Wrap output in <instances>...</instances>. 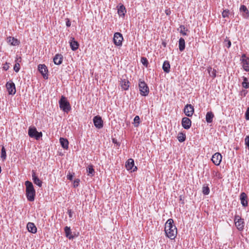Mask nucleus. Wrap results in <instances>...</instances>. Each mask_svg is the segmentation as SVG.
Instances as JSON below:
<instances>
[{
	"label": "nucleus",
	"instance_id": "nucleus-25",
	"mask_svg": "<svg viewBox=\"0 0 249 249\" xmlns=\"http://www.w3.org/2000/svg\"><path fill=\"white\" fill-rule=\"evenodd\" d=\"M178 46L179 50L180 52H182L184 50L185 48V42L184 39L182 37L180 38L179 39Z\"/></svg>",
	"mask_w": 249,
	"mask_h": 249
},
{
	"label": "nucleus",
	"instance_id": "nucleus-47",
	"mask_svg": "<svg viewBox=\"0 0 249 249\" xmlns=\"http://www.w3.org/2000/svg\"><path fill=\"white\" fill-rule=\"evenodd\" d=\"M68 213L69 217L70 218H71L72 217V213H73V211H72V210H71V209L68 210Z\"/></svg>",
	"mask_w": 249,
	"mask_h": 249
},
{
	"label": "nucleus",
	"instance_id": "nucleus-49",
	"mask_svg": "<svg viewBox=\"0 0 249 249\" xmlns=\"http://www.w3.org/2000/svg\"><path fill=\"white\" fill-rule=\"evenodd\" d=\"M248 57H246V54L244 53L242 55L241 58H240V61L242 62V59H247Z\"/></svg>",
	"mask_w": 249,
	"mask_h": 249
},
{
	"label": "nucleus",
	"instance_id": "nucleus-3",
	"mask_svg": "<svg viewBox=\"0 0 249 249\" xmlns=\"http://www.w3.org/2000/svg\"><path fill=\"white\" fill-rule=\"evenodd\" d=\"M59 105L60 109L65 112L68 113L71 110L70 103L67 98L63 95L59 101Z\"/></svg>",
	"mask_w": 249,
	"mask_h": 249
},
{
	"label": "nucleus",
	"instance_id": "nucleus-23",
	"mask_svg": "<svg viewBox=\"0 0 249 249\" xmlns=\"http://www.w3.org/2000/svg\"><path fill=\"white\" fill-rule=\"evenodd\" d=\"M59 142L61 146L65 149H68L69 147V142L67 139L60 138Z\"/></svg>",
	"mask_w": 249,
	"mask_h": 249
},
{
	"label": "nucleus",
	"instance_id": "nucleus-48",
	"mask_svg": "<svg viewBox=\"0 0 249 249\" xmlns=\"http://www.w3.org/2000/svg\"><path fill=\"white\" fill-rule=\"evenodd\" d=\"M66 25L67 27H70L71 25V21H70V20L69 19H67V20L66 22Z\"/></svg>",
	"mask_w": 249,
	"mask_h": 249
},
{
	"label": "nucleus",
	"instance_id": "nucleus-51",
	"mask_svg": "<svg viewBox=\"0 0 249 249\" xmlns=\"http://www.w3.org/2000/svg\"><path fill=\"white\" fill-rule=\"evenodd\" d=\"M213 69L212 67H209L208 69V72L209 73H210L211 72H212V70H213Z\"/></svg>",
	"mask_w": 249,
	"mask_h": 249
},
{
	"label": "nucleus",
	"instance_id": "nucleus-24",
	"mask_svg": "<svg viewBox=\"0 0 249 249\" xmlns=\"http://www.w3.org/2000/svg\"><path fill=\"white\" fill-rule=\"evenodd\" d=\"M7 42L13 46L18 45L19 43V41L17 39L11 36H9L7 38Z\"/></svg>",
	"mask_w": 249,
	"mask_h": 249
},
{
	"label": "nucleus",
	"instance_id": "nucleus-19",
	"mask_svg": "<svg viewBox=\"0 0 249 249\" xmlns=\"http://www.w3.org/2000/svg\"><path fill=\"white\" fill-rule=\"evenodd\" d=\"M63 56L61 54H55L53 58V62L55 65H60L62 63Z\"/></svg>",
	"mask_w": 249,
	"mask_h": 249
},
{
	"label": "nucleus",
	"instance_id": "nucleus-1",
	"mask_svg": "<svg viewBox=\"0 0 249 249\" xmlns=\"http://www.w3.org/2000/svg\"><path fill=\"white\" fill-rule=\"evenodd\" d=\"M164 231L167 237L170 239H174L177 234V229L174 224V220L169 219L165 224Z\"/></svg>",
	"mask_w": 249,
	"mask_h": 249
},
{
	"label": "nucleus",
	"instance_id": "nucleus-21",
	"mask_svg": "<svg viewBox=\"0 0 249 249\" xmlns=\"http://www.w3.org/2000/svg\"><path fill=\"white\" fill-rule=\"evenodd\" d=\"M242 66L246 71H249V58L242 59Z\"/></svg>",
	"mask_w": 249,
	"mask_h": 249
},
{
	"label": "nucleus",
	"instance_id": "nucleus-32",
	"mask_svg": "<svg viewBox=\"0 0 249 249\" xmlns=\"http://www.w3.org/2000/svg\"><path fill=\"white\" fill-rule=\"evenodd\" d=\"M140 123V118L139 116L137 115L134 119V125L135 127H138Z\"/></svg>",
	"mask_w": 249,
	"mask_h": 249
},
{
	"label": "nucleus",
	"instance_id": "nucleus-31",
	"mask_svg": "<svg viewBox=\"0 0 249 249\" xmlns=\"http://www.w3.org/2000/svg\"><path fill=\"white\" fill-rule=\"evenodd\" d=\"M178 139L179 142H183L185 141L186 135L182 133H179L178 136Z\"/></svg>",
	"mask_w": 249,
	"mask_h": 249
},
{
	"label": "nucleus",
	"instance_id": "nucleus-53",
	"mask_svg": "<svg viewBox=\"0 0 249 249\" xmlns=\"http://www.w3.org/2000/svg\"><path fill=\"white\" fill-rule=\"evenodd\" d=\"M246 92H245V93H244V96H245V95H246Z\"/></svg>",
	"mask_w": 249,
	"mask_h": 249
},
{
	"label": "nucleus",
	"instance_id": "nucleus-8",
	"mask_svg": "<svg viewBox=\"0 0 249 249\" xmlns=\"http://www.w3.org/2000/svg\"><path fill=\"white\" fill-rule=\"evenodd\" d=\"M93 122L94 126L100 129L103 127V121L99 115L95 116L94 117L93 119Z\"/></svg>",
	"mask_w": 249,
	"mask_h": 249
},
{
	"label": "nucleus",
	"instance_id": "nucleus-45",
	"mask_svg": "<svg viewBox=\"0 0 249 249\" xmlns=\"http://www.w3.org/2000/svg\"><path fill=\"white\" fill-rule=\"evenodd\" d=\"M245 118L247 120H249V107L247 108L245 112Z\"/></svg>",
	"mask_w": 249,
	"mask_h": 249
},
{
	"label": "nucleus",
	"instance_id": "nucleus-37",
	"mask_svg": "<svg viewBox=\"0 0 249 249\" xmlns=\"http://www.w3.org/2000/svg\"><path fill=\"white\" fill-rule=\"evenodd\" d=\"M230 14V10L228 9L224 10L223 12L222 13V16L223 18H228Z\"/></svg>",
	"mask_w": 249,
	"mask_h": 249
},
{
	"label": "nucleus",
	"instance_id": "nucleus-5",
	"mask_svg": "<svg viewBox=\"0 0 249 249\" xmlns=\"http://www.w3.org/2000/svg\"><path fill=\"white\" fill-rule=\"evenodd\" d=\"M139 87L141 95L143 96L148 95L149 92V88L144 81H142L140 80L139 83Z\"/></svg>",
	"mask_w": 249,
	"mask_h": 249
},
{
	"label": "nucleus",
	"instance_id": "nucleus-11",
	"mask_svg": "<svg viewBox=\"0 0 249 249\" xmlns=\"http://www.w3.org/2000/svg\"><path fill=\"white\" fill-rule=\"evenodd\" d=\"M6 87L9 94L14 95L16 93V87L15 84L13 82H7Z\"/></svg>",
	"mask_w": 249,
	"mask_h": 249
},
{
	"label": "nucleus",
	"instance_id": "nucleus-16",
	"mask_svg": "<svg viewBox=\"0 0 249 249\" xmlns=\"http://www.w3.org/2000/svg\"><path fill=\"white\" fill-rule=\"evenodd\" d=\"M69 42L71 49L72 51H75L78 49L79 45L78 42L75 40L74 37H71Z\"/></svg>",
	"mask_w": 249,
	"mask_h": 249
},
{
	"label": "nucleus",
	"instance_id": "nucleus-15",
	"mask_svg": "<svg viewBox=\"0 0 249 249\" xmlns=\"http://www.w3.org/2000/svg\"><path fill=\"white\" fill-rule=\"evenodd\" d=\"M240 199L241 203L243 207H247L248 205V199L247 194L242 192L240 195Z\"/></svg>",
	"mask_w": 249,
	"mask_h": 249
},
{
	"label": "nucleus",
	"instance_id": "nucleus-9",
	"mask_svg": "<svg viewBox=\"0 0 249 249\" xmlns=\"http://www.w3.org/2000/svg\"><path fill=\"white\" fill-rule=\"evenodd\" d=\"M184 112L188 117L192 116L194 113V107L191 104H187L184 107Z\"/></svg>",
	"mask_w": 249,
	"mask_h": 249
},
{
	"label": "nucleus",
	"instance_id": "nucleus-2",
	"mask_svg": "<svg viewBox=\"0 0 249 249\" xmlns=\"http://www.w3.org/2000/svg\"><path fill=\"white\" fill-rule=\"evenodd\" d=\"M26 186V196L28 201L32 202L35 200L36 191L33 183L28 180L25 182Z\"/></svg>",
	"mask_w": 249,
	"mask_h": 249
},
{
	"label": "nucleus",
	"instance_id": "nucleus-28",
	"mask_svg": "<svg viewBox=\"0 0 249 249\" xmlns=\"http://www.w3.org/2000/svg\"><path fill=\"white\" fill-rule=\"evenodd\" d=\"M126 12L125 7L123 5H122L118 8L117 12L120 16H124Z\"/></svg>",
	"mask_w": 249,
	"mask_h": 249
},
{
	"label": "nucleus",
	"instance_id": "nucleus-13",
	"mask_svg": "<svg viewBox=\"0 0 249 249\" xmlns=\"http://www.w3.org/2000/svg\"><path fill=\"white\" fill-rule=\"evenodd\" d=\"M191 124L192 122L189 118L184 117L182 119L181 124L184 129H189L191 126Z\"/></svg>",
	"mask_w": 249,
	"mask_h": 249
},
{
	"label": "nucleus",
	"instance_id": "nucleus-18",
	"mask_svg": "<svg viewBox=\"0 0 249 249\" xmlns=\"http://www.w3.org/2000/svg\"><path fill=\"white\" fill-rule=\"evenodd\" d=\"M32 172V177L34 183L39 187H41L42 181L36 176V173L34 170Z\"/></svg>",
	"mask_w": 249,
	"mask_h": 249
},
{
	"label": "nucleus",
	"instance_id": "nucleus-34",
	"mask_svg": "<svg viewBox=\"0 0 249 249\" xmlns=\"http://www.w3.org/2000/svg\"><path fill=\"white\" fill-rule=\"evenodd\" d=\"M1 158L3 160L6 159V150L3 146H2L1 150Z\"/></svg>",
	"mask_w": 249,
	"mask_h": 249
},
{
	"label": "nucleus",
	"instance_id": "nucleus-26",
	"mask_svg": "<svg viewBox=\"0 0 249 249\" xmlns=\"http://www.w3.org/2000/svg\"><path fill=\"white\" fill-rule=\"evenodd\" d=\"M170 65L169 62L168 61H165L163 62L162 65V69L163 71L166 73H169L170 71Z\"/></svg>",
	"mask_w": 249,
	"mask_h": 249
},
{
	"label": "nucleus",
	"instance_id": "nucleus-52",
	"mask_svg": "<svg viewBox=\"0 0 249 249\" xmlns=\"http://www.w3.org/2000/svg\"><path fill=\"white\" fill-rule=\"evenodd\" d=\"M170 11H168V10H166V15H169V14H170Z\"/></svg>",
	"mask_w": 249,
	"mask_h": 249
},
{
	"label": "nucleus",
	"instance_id": "nucleus-12",
	"mask_svg": "<svg viewBox=\"0 0 249 249\" xmlns=\"http://www.w3.org/2000/svg\"><path fill=\"white\" fill-rule=\"evenodd\" d=\"M38 70L41 73L44 78H48V69L47 67L44 64H39L38 66Z\"/></svg>",
	"mask_w": 249,
	"mask_h": 249
},
{
	"label": "nucleus",
	"instance_id": "nucleus-39",
	"mask_svg": "<svg viewBox=\"0 0 249 249\" xmlns=\"http://www.w3.org/2000/svg\"><path fill=\"white\" fill-rule=\"evenodd\" d=\"M20 69V65L19 63H16L14 66V70L16 72H18L19 71Z\"/></svg>",
	"mask_w": 249,
	"mask_h": 249
},
{
	"label": "nucleus",
	"instance_id": "nucleus-42",
	"mask_svg": "<svg viewBox=\"0 0 249 249\" xmlns=\"http://www.w3.org/2000/svg\"><path fill=\"white\" fill-rule=\"evenodd\" d=\"M74 175V173L71 174L70 172H69V173L68 174L67 176V179L70 180H72L73 176Z\"/></svg>",
	"mask_w": 249,
	"mask_h": 249
},
{
	"label": "nucleus",
	"instance_id": "nucleus-6",
	"mask_svg": "<svg viewBox=\"0 0 249 249\" xmlns=\"http://www.w3.org/2000/svg\"><path fill=\"white\" fill-rule=\"evenodd\" d=\"M235 226L239 231H242L244 229L245 223L244 219L239 215H235L234 219Z\"/></svg>",
	"mask_w": 249,
	"mask_h": 249
},
{
	"label": "nucleus",
	"instance_id": "nucleus-36",
	"mask_svg": "<svg viewBox=\"0 0 249 249\" xmlns=\"http://www.w3.org/2000/svg\"><path fill=\"white\" fill-rule=\"evenodd\" d=\"M141 61L142 63L144 66H145L146 67H148V65L149 63H148V60L147 59V58L146 57H142Z\"/></svg>",
	"mask_w": 249,
	"mask_h": 249
},
{
	"label": "nucleus",
	"instance_id": "nucleus-40",
	"mask_svg": "<svg viewBox=\"0 0 249 249\" xmlns=\"http://www.w3.org/2000/svg\"><path fill=\"white\" fill-rule=\"evenodd\" d=\"M245 142L246 146L249 150V135L247 136L245 139Z\"/></svg>",
	"mask_w": 249,
	"mask_h": 249
},
{
	"label": "nucleus",
	"instance_id": "nucleus-46",
	"mask_svg": "<svg viewBox=\"0 0 249 249\" xmlns=\"http://www.w3.org/2000/svg\"><path fill=\"white\" fill-rule=\"evenodd\" d=\"M9 63H8L6 62L5 64H4V65L2 67L3 69L5 71H7L9 68Z\"/></svg>",
	"mask_w": 249,
	"mask_h": 249
},
{
	"label": "nucleus",
	"instance_id": "nucleus-33",
	"mask_svg": "<svg viewBox=\"0 0 249 249\" xmlns=\"http://www.w3.org/2000/svg\"><path fill=\"white\" fill-rule=\"evenodd\" d=\"M202 193L204 195H208L210 193V189L209 187L204 185L202 187Z\"/></svg>",
	"mask_w": 249,
	"mask_h": 249
},
{
	"label": "nucleus",
	"instance_id": "nucleus-20",
	"mask_svg": "<svg viewBox=\"0 0 249 249\" xmlns=\"http://www.w3.org/2000/svg\"><path fill=\"white\" fill-rule=\"evenodd\" d=\"M27 228L31 233H35L37 231V228L33 223L29 222L27 225Z\"/></svg>",
	"mask_w": 249,
	"mask_h": 249
},
{
	"label": "nucleus",
	"instance_id": "nucleus-10",
	"mask_svg": "<svg viewBox=\"0 0 249 249\" xmlns=\"http://www.w3.org/2000/svg\"><path fill=\"white\" fill-rule=\"evenodd\" d=\"M222 155L218 152L215 153L213 155L212 161L215 165H219L222 160Z\"/></svg>",
	"mask_w": 249,
	"mask_h": 249
},
{
	"label": "nucleus",
	"instance_id": "nucleus-14",
	"mask_svg": "<svg viewBox=\"0 0 249 249\" xmlns=\"http://www.w3.org/2000/svg\"><path fill=\"white\" fill-rule=\"evenodd\" d=\"M134 160L132 159H129L127 160V161H126V164H125L126 168L128 170H132V171L133 172H134L137 170V168L136 166H135L134 167Z\"/></svg>",
	"mask_w": 249,
	"mask_h": 249
},
{
	"label": "nucleus",
	"instance_id": "nucleus-22",
	"mask_svg": "<svg viewBox=\"0 0 249 249\" xmlns=\"http://www.w3.org/2000/svg\"><path fill=\"white\" fill-rule=\"evenodd\" d=\"M64 231L66 236L69 239H73L74 238V236L71 234V232L70 227L66 226L64 228Z\"/></svg>",
	"mask_w": 249,
	"mask_h": 249
},
{
	"label": "nucleus",
	"instance_id": "nucleus-50",
	"mask_svg": "<svg viewBox=\"0 0 249 249\" xmlns=\"http://www.w3.org/2000/svg\"><path fill=\"white\" fill-rule=\"evenodd\" d=\"M243 82H248V79L247 77L243 76Z\"/></svg>",
	"mask_w": 249,
	"mask_h": 249
},
{
	"label": "nucleus",
	"instance_id": "nucleus-27",
	"mask_svg": "<svg viewBox=\"0 0 249 249\" xmlns=\"http://www.w3.org/2000/svg\"><path fill=\"white\" fill-rule=\"evenodd\" d=\"M214 117L213 113L211 111L208 112L206 115V121L208 123H211Z\"/></svg>",
	"mask_w": 249,
	"mask_h": 249
},
{
	"label": "nucleus",
	"instance_id": "nucleus-17",
	"mask_svg": "<svg viewBox=\"0 0 249 249\" xmlns=\"http://www.w3.org/2000/svg\"><path fill=\"white\" fill-rule=\"evenodd\" d=\"M240 12L242 13V16L245 18H249V11L247 7L244 5H242L240 8Z\"/></svg>",
	"mask_w": 249,
	"mask_h": 249
},
{
	"label": "nucleus",
	"instance_id": "nucleus-4",
	"mask_svg": "<svg viewBox=\"0 0 249 249\" xmlns=\"http://www.w3.org/2000/svg\"><path fill=\"white\" fill-rule=\"evenodd\" d=\"M28 135L31 138H34L36 140H39L42 136V132H38L35 126H31L29 128Z\"/></svg>",
	"mask_w": 249,
	"mask_h": 249
},
{
	"label": "nucleus",
	"instance_id": "nucleus-35",
	"mask_svg": "<svg viewBox=\"0 0 249 249\" xmlns=\"http://www.w3.org/2000/svg\"><path fill=\"white\" fill-rule=\"evenodd\" d=\"M179 28L180 29V34L183 36H186L187 35L186 32L188 31V29L184 25H180Z\"/></svg>",
	"mask_w": 249,
	"mask_h": 249
},
{
	"label": "nucleus",
	"instance_id": "nucleus-7",
	"mask_svg": "<svg viewBox=\"0 0 249 249\" xmlns=\"http://www.w3.org/2000/svg\"><path fill=\"white\" fill-rule=\"evenodd\" d=\"M123 40V37L120 33L116 32L114 34L113 37V42L115 45L118 46H122Z\"/></svg>",
	"mask_w": 249,
	"mask_h": 249
},
{
	"label": "nucleus",
	"instance_id": "nucleus-41",
	"mask_svg": "<svg viewBox=\"0 0 249 249\" xmlns=\"http://www.w3.org/2000/svg\"><path fill=\"white\" fill-rule=\"evenodd\" d=\"M216 71L214 69H213L210 73H209V75L210 76L212 77L213 78H214L216 76Z\"/></svg>",
	"mask_w": 249,
	"mask_h": 249
},
{
	"label": "nucleus",
	"instance_id": "nucleus-29",
	"mask_svg": "<svg viewBox=\"0 0 249 249\" xmlns=\"http://www.w3.org/2000/svg\"><path fill=\"white\" fill-rule=\"evenodd\" d=\"M129 81L127 80H122L121 81V87L124 90H127L129 87Z\"/></svg>",
	"mask_w": 249,
	"mask_h": 249
},
{
	"label": "nucleus",
	"instance_id": "nucleus-38",
	"mask_svg": "<svg viewBox=\"0 0 249 249\" xmlns=\"http://www.w3.org/2000/svg\"><path fill=\"white\" fill-rule=\"evenodd\" d=\"M224 45L226 46L228 48H229L231 46V41L227 37L225 38L224 42Z\"/></svg>",
	"mask_w": 249,
	"mask_h": 249
},
{
	"label": "nucleus",
	"instance_id": "nucleus-44",
	"mask_svg": "<svg viewBox=\"0 0 249 249\" xmlns=\"http://www.w3.org/2000/svg\"><path fill=\"white\" fill-rule=\"evenodd\" d=\"M79 182H80V179H79L77 178V179H75L74 181V182H73L74 187H77L79 185Z\"/></svg>",
	"mask_w": 249,
	"mask_h": 249
},
{
	"label": "nucleus",
	"instance_id": "nucleus-43",
	"mask_svg": "<svg viewBox=\"0 0 249 249\" xmlns=\"http://www.w3.org/2000/svg\"><path fill=\"white\" fill-rule=\"evenodd\" d=\"M242 86L243 88H244L245 89H248V88H249V82H243L242 83Z\"/></svg>",
	"mask_w": 249,
	"mask_h": 249
},
{
	"label": "nucleus",
	"instance_id": "nucleus-30",
	"mask_svg": "<svg viewBox=\"0 0 249 249\" xmlns=\"http://www.w3.org/2000/svg\"><path fill=\"white\" fill-rule=\"evenodd\" d=\"M87 172L88 173V175L92 177L94 176L95 171L94 169H93V166L92 165H89L87 169Z\"/></svg>",
	"mask_w": 249,
	"mask_h": 249
}]
</instances>
